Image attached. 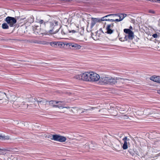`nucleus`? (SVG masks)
I'll return each mask as SVG.
<instances>
[{
    "mask_svg": "<svg viewBox=\"0 0 160 160\" xmlns=\"http://www.w3.org/2000/svg\"><path fill=\"white\" fill-rule=\"evenodd\" d=\"M120 108L112 103L107 104L99 110L98 114L105 117H116L118 115Z\"/></svg>",
    "mask_w": 160,
    "mask_h": 160,
    "instance_id": "nucleus-1",
    "label": "nucleus"
},
{
    "mask_svg": "<svg viewBox=\"0 0 160 160\" xmlns=\"http://www.w3.org/2000/svg\"><path fill=\"white\" fill-rule=\"evenodd\" d=\"M124 79L120 78L112 77L108 75H103L100 77L99 82L104 84L113 85L117 83H122Z\"/></svg>",
    "mask_w": 160,
    "mask_h": 160,
    "instance_id": "nucleus-2",
    "label": "nucleus"
},
{
    "mask_svg": "<svg viewBox=\"0 0 160 160\" xmlns=\"http://www.w3.org/2000/svg\"><path fill=\"white\" fill-rule=\"evenodd\" d=\"M49 104L53 108L62 113L67 112V110L70 108L68 106L66 105L64 102L61 101L51 100L49 102Z\"/></svg>",
    "mask_w": 160,
    "mask_h": 160,
    "instance_id": "nucleus-3",
    "label": "nucleus"
},
{
    "mask_svg": "<svg viewBox=\"0 0 160 160\" xmlns=\"http://www.w3.org/2000/svg\"><path fill=\"white\" fill-rule=\"evenodd\" d=\"M12 151L11 148H0V152L1 153L2 159L3 160H17V157L10 152Z\"/></svg>",
    "mask_w": 160,
    "mask_h": 160,
    "instance_id": "nucleus-4",
    "label": "nucleus"
},
{
    "mask_svg": "<svg viewBox=\"0 0 160 160\" xmlns=\"http://www.w3.org/2000/svg\"><path fill=\"white\" fill-rule=\"evenodd\" d=\"M36 98L32 97L30 95H27L18 98V103L25 105L27 103H34L36 101Z\"/></svg>",
    "mask_w": 160,
    "mask_h": 160,
    "instance_id": "nucleus-5",
    "label": "nucleus"
},
{
    "mask_svg": "<svg viewBox=\"0 0 160 160\" xmlns=\"http://www.w3.org/2000/svg\"><path fill=\"white\" fill-rule=\"evenodd\" d=\"M91 71L86 72L80 74L75 75L74 78L76 79L86 82H90Z\"/></svg>",
    "mask_w": 160,
    "mask_h": 160,
    "instance_id": "nucleus-6",
    "label": "nucleus"
},
{
    "mask_svg": "<svg viewBox=\"0 0 160 160\" xmlns=\"http://www.w3.org/2000/svg\"><path fill=\"white\" fill-rule=\"evenodd\" d=\"M90 82H97L99 81L100 76L99 74L93 72H91Z\"/></svg>",
    "mask_w": 160,
    "mask_h": 160,
    "instance_id": "nucleus-7",
    "label": "nucleus"
},
{
    "mask_svg": "<svg viewBox=\"0 0 160 160\" xmlns=\"http://www.w3.org/2000/svg\"><path fill=\"white\" fill-rule=\"evenodd\" d=\"M67 140L66 138L59 134H55L54 141L61 142H65Z\"/></svg>",
    "mask_w": 160,
    "mask_h": 160,
    "instance_id": "nucleus-8",
    "label": "nucleus"
},
{
    "mask_svg": "<svg viewBox=\"0 0 160 160\" xmlns=\"http://www.w3.org/2000/svg\"><path fill=\"white\" fill-rule=\"evenodd\" d=\"M5 21L10 27H12L13 25L17 22L16 19L14 18L8 17L6 18Z\"/></svg>",
    "mask_w": 160,
    "mask_h": 160,
    "instance_id": "nucleus-9",
    "label": "nucleus"
},
{
    "mask_svg": "<svg viewBox=\"0 0 160 160\" xmlns=\"http://www.w3.org/2000/svg\"><path fill=\"white\" fill-rule=\"evenodd\" d=\"M106 31L105 33L110 34H112L114 31L113 24L107 25L106 27Z\"/></svg>",
    "mask_w": 160,
    "mask_h": 160,
    "instance_id": "nucleus-10",
    "label": "nucleus"
},
{
    "mask_svg": "<svg viewBox=\"0 0 160 160\" xmlns=\"http://www.w3.org/2000/svg\"><path fill=\"white\" fill-rule=\"evenodd\" d=\"M7 97L4 98V102L5 101V99L6 98H7L8 100L11 102H16L17 103L18 102V97H17L15 95L13 94H10L8 96L7 95Z\"/></svg>",
    "mask_w": 160,
    "mask_h": 160,
    "instance_id": "nucleus-11",
    "label": "nucleus"
},
{
    "mask_svg": "<svg viewBox=\"0 0 160 160\" xmlns=\"http://www.w3.org/2000/svg\"><path fill=\"white\" fill-rule=\"evenodd\" d=\"M71 110L74 113H81L85 112L87 110L81 108L73 107L71 108Z\"/></svg>",
    "mask_w": 160,
    "mask_h": 160,
    "instance_id": "nucleus-12",
    "label": "nucleus"
},
{
    "mask_svg": "<svg viewBox=\"0 0 160 160\" xmlns=\"http://www.w3.org/2000/svg\"><path fill=\"white\" fill-rule=\"evenodd\" d=\"M144 113L145 115H150L154 114L151 116V117L156 118L158 116V113H156L155 112L149 109H146L144 110Z\"/></svg>",
    "mask_w": 160,
    "mask_h": 160,
    "instance_id": "nucleus-13",
    "label": "nucleus"
},
{
    "mask_svg": "<svg viewBox=\"0 0 160 160\" xmlns=\"http://www.w3.org/2000/svg\"><path fill=\"white\" fill-rule=\"evenodd\" d=\"M124 32L125 33V36L123 40L122 38H120V40L122 41H127L129 39L130 37V29H124Z\"/></svg>",
    "mask_w": 160,
    "mask_h": 160,
    "instance_id": "nucleus-14",
    "label": "nucleus"
},
{
    "mask_svg": "<svg viewBox=\"0 0 160 160\" xmlns=\"http://www.w3.org/2000/svg\"><path fill=\"white\" fill-rule=\"evenodd\" d=\"M137 16L136 14H133V15L131 14V22L133 23L134 25L136 24H139L140 22L137 21L138 19H139V18H137L136 19V22L135 21V19Z\"/></svg>",
    "mask_w": 160,
    "mask_h": 160,
    "instance_id": "nucleus-15",
    "label": "nucleus"
},
{
    "mask_svg": "<svg viewBox=\"0 0 160 160\" xmlns=\"http://www.w3.org/2000/svg\"><path fill=\"white\" fill-rule=\"evenodd\" d=\"M124 141V143L122 145V148L124 149H126L128 148V145H129V139H128L127 137H124L123 139Z\"/></svg>",
    "mask_w": 160,
    "mask_h": 160,
    "instance_id": "nucleus-16",
    "label": "nucleus"
},
{
    "mask_svg": "<svg viewBox=\"0 0 160 160\" xmlns=\"http://www.w3.org/2000/svg\"><path fill=\"white\" fill-rule=\"evenodd\" d=\"M81 21H83V19H78L76 20L74 22V23L77 28L79 26L81 27L83 25V22H81Z\"/></svg>",
    "mask_w": 160,
    "mask_h": 160,
    "instance_id": "nucleus-17",
    "label": "nucleus"
},
{
    "mask_svg": "<svg viewBox=\"0 0 160 160\" xmlns=\"http://www.w3.org/2000/svg\"><path fill=\"white\" fill-rule=\"evenodd\" d=\"M68 45L69 46H71L72 48H74L75 49H79L81 48L82 46L76 43H68L66 45Z\"/></svg>",
    "mask_w": 160,
    "mask_h": 160,
    "instance_id": "nucleus-18",
    "label": "nucleus"
},
{
    "mask_svg": "<svg viewBox=\"0 0 160 160\" xmlns=\"http://www.w3.org/2000/svg\"><path fill=\"white\" fill-rule=\"evenodd\" d=\"M99 18H92V22L90 24V27L91 28H92L93 26L97 22H100Z\"/></svg>",
    "mask_w": 160,
    "mask_h": 160,
    "instance_id": "nucleus-19",
    "label": "nucleus"
},
{
    "mask_svg": "<svg viewBox=\"0 0 160 160\" xmlns=\"http://www.w3.org/2000/svg\"><path fill=\"white\" fill-rule=\"evenodd\" d=\"M6 97V94L5 92L0 91V103H3L4 98Z\"/></svg>",
    "mask_w": 160,
    "mask_h": 160,
    "instance_id": "nucleus-20",
    "label": "nucleus"
},
{
    "mask_svg": "<svg viewBox=\"0 0 160 160\" xmlns=\"http://www.w3.org/2000/svg\"><path fill=\"white\" fill-rule=\"evenodd\" d=\"M150 79L154 82L160 83V76H157L155 77V76H152L150 78Z\"/></svg>",
    "mask_w": 160,
    "mask_h": 160,
    "instance_id": "nucleus-21",
    "label": "nucleus"
},
{
    "mask_svg": "<svg viewBox=\"0 0 160 160\" xmlns=\"http://www.w3.org/2000/svg\"><path fill=\"white\" fill-rule=\"evenodd\" d=\"M126 16L125 14H121L117 16L119 18H117L115 20L111 19L112 22H119L122 20Z\"/></svg>",
    "mask_w": 160,
    "mask_h": 160,
    "instance_id": "nucleus-22",
    "label": "nucleus"
},
{
    "mask_svg": "<svg viewBox=\"0 0 160 160\" xmlns=\"http://www.w3.org/2000/svg\"><path fill=\"white\" fill-rule=\"evenodd\" d=\"M71 32L74 33L76 32V31L74 30H72V31L68 30L67 28H64L62 32V33L64 35L68 34V32L70 33Z\"/></svg>",
    "mask_w": 160,
    "mask_h": 160,
    "instance_id": "nucleus-23",
    "label": "nucleus"
},
{
    "mask_svg": "<svg viewBox=\"0 0 160 160\" xmlns=\"http://www.w3.org/2000/svg\"><path fill=\"white\" fill-rule=\"evenodd\" d=\"M36 98L37 100L35 101V102H37L38 103V105L39 107L41 106L42 104L45 105V102L44 100L42 99L40 100H38L37 98Z\"/></svg>",
    "mask_w": 160,
    "mask_h": 160,
    "instance_id": "nucleus-24",
    "label": "nucleus"
},
{
    "mask_svg": "<svg viewBox=\"0 0 160 160\" xmlns=\"http://www.w3.org/2000/svg\"><path fill=\"white\" fill-rule=\"evenodd\" d=\"M55 134H48L46 136V137L49 138L51 140H54L55 137Z\"/></svg>",
    "mask_w": 160,
    "mask_h": 160,
    "instance_id": "nucleus-25",
    "label": "nucleus"
},
{
    "mask_svg": "<svg viewBox=\"0 0 160 160\" xmlns=\"http://www.w3.org/2000/svg\"><path fill=\"white\" fill-rule=\"evenodd\" d=\"M36 43L43 45H47L49 44L48 42L45 41H38L36 42Z\"/></svg>",
    "mask_w": 160,
    "mask_h": 160,
    "instance_id": "nucleus-26",
    "label": "nucleus"
},
{
    "mask_svg": "<svg viewBox=\"0 0 160 160\" xmlns=\"http://www.w3.org/2000/svg\"><path fill=\"white\" fill-rule=\"evenodd\" d=\"M111 14L108 15H106L104 17H103L102 18H99V20H100V22L102 21H112L111 19H107L106 18L108 17V16L112 15Z\"/></svg>",
    "mask_w": 160,
    "mask_h": 160,
    "instance_id": "nucleus-27",
    "label": "nucleus"
},
{
    "mask_svg": "<svg viewBox=\"0 0 160 160\" xmlns=\"http://www.w3.org/2000/svg\"><path fill=\"white\" fill-rule=\"evenodd\" d=\"M10 139V137L8 136H5L0 134V140H8Z\"/></svg>",
    "mask_w": 160,
    "mask_h": 160,
    "instance_id": "nucleus-28",
    "label": "nucleus"
},
{
    "mask_svg": "<svg viewBox=\"0 0 160 160\" xmlns=\"http://www.w3.org/2000/svg\"><path fill=\"white\" fill-rule=\"evenodd\" d=\"M56 28H53L52 29L50 30H49V33L52 34H53L58 32V28L56 29Z\"/></svg>",
    "mask_w": 160,
    "mask_h": 160,
    "instance_id": "nucleus-29",
    "label": "nucleus"
},
{
    "mask_svg": "<svg viewBox=\"0 0 160 160\" xmlns=\"http://www.w3.org/2000/svg\"><path fill=\"white\" fill-rule=\"evenodd\" d=\"M41 29L40 26H36L35 27L34 31L38 33L41 32Z\"/></svg>",
    "mask_w": 160,
    "mask_h": 160,
    "instance_id": "nucleus-30",
    "label": "nucleus"
},
{
    "mask_svg": "<svg viewBox=\"0 0 160 160\" xmlns=\"http://www.w3.org/2000/svg\"><path fill=\"white\" fill-rule=\"evenodd\" d=\"M135 112L140 116L144 114V111H142L138 110L137 111H135Z\"/></svg>",
    "mask_w": 160,
    "mask_h": 160,
    "instance_id": "nucleus-31",
    "label": "nucleus"
},
{
    "mask_svg": "<svg viewBox=\"0 0 160 160\" xmlns=\"http://www.w3.org/2000/svg\"><path fill=\"white\" fill-rule=\"evenodd\" d=\"M2 28L4 29H7L9 28V27L6 23H3L2 25Z\"/></svg>",
    "mask_w": 160,
    "mask_h": 160,
    "instance_id": "nucleus-32",
    "label": "nucleus"
},
{
    "mask_svg": "<svg viewBox=\"0 0 160 160\" xmlns=\"http://www.w3.org/2000/svg\"><path fill=\"white\" fill-rule=\"evenodd\" d=\"M50 25L52 26H56L58 25V22L54 21L52 22H50Z\"/></svg>",
    "mask_w": 160,
    "mask_h": 160,
    "instance_id": "nucleus-33",
    "label": "nucleus"
},
{
    "mask_svg": "<svg viewBox=\"0 0 160 160\" xmlns=\"http://www.w3.org/2000/svg\"><path fill=\"white\" fill-rule=\"evenodd\" d=\"M50 44L52 47H55L57 45V43L55 42H52L50 43Z\"/></svg>",
    "mask_w": 160,
    "mask_h": 160,
    "instance_id": "nucleus-34",
    "label": "nucleus"
},
{
    "mask_svg": "<svg viewBox=\"0 0 160 160\" xmlns=\"http://www.w3.org/2000/svg\"><path fill=\"white\" fill-rule=\"evenodd\" d=\"M152 37L154 38H157L159 37V35L157 33H155L152 35Z\"/></svg>",
    "mask_w": 160,
    "mask_h": 160,
    "instance_id": "nucleus-35",
    "label": "nucleus"
},
{
    "mask_svg": "<svg viewBox=\"0 0 160 160\" xmlns=\"http://www.w3.org/2000/svg\"><path fill=\"white\" fill-rule=\"evenodd\" d=\"M122 118L123 119H126L129 118V116L127 115H124L123 116Z\"/></svg>",
    "mask_w": 160,
    "mask_h": 160,
    "instance_id": "nucleus-36",
    "label": "nucleus"
},
{
    "mask_svg": "<svg viewBox=\"0 0 160 160\" xmlns=\"http://www.w3.org/2000/svg\"><path fill=\"white\" fill-rule=\"evenodd\" d=\"M134 36L133 32L131 30V39H132L133 38Z\"/></svg>",
    "mask_w": 160,
    "mask_h": 160,
    "instance_id": "nucleus-37",
    "label": "nucleus"
},
{
    "mask_svg": "<svg viewBox=\"0 0 160 160\" xmlns=\"http://www.w3.org/2000/svg\"><path fill=\"white\" fill-rule=\"evenodd\" d=\"M132 112H133V114L134 115V116L135 115V114H134V113H135V111H136V110L135 109H134V108H132Z\"/></svg>",
    "mask_w": 160,
    "mask_h": 160,
    "instance_id": "nucleus-38",
    "label": "nucleus"
},
{
    "mask_svg": "<svg viewBox=\"0 0 160 160\" xmlns=\"http://www.w3.org/2000/svg\"><path fill=\"white\" fill-rule=\"evenodd\" d=\"M106 144L108 146H111L112 145V143L109 142H107Z\"/></svg>",
    "mask_w": 160,
    "mask_h": 160,
    "instance_id": "nucleus-39",
    "label": "nucleus"
},
{
    "mask_svg": "<svg viewBox=\"0 0 160 160\" xmlns=\"http://www.w3.org/2000/svg\"><path fill=\"white\" fill-rule=\"evenodd\" d=\"M43 21L42 20H40L39 21V23L40 24L42 23L43 22Z\"/></svg>",
    "mask_w": 160,
    "mask_h": 160,
    "instance_id": "nucleus-40",
    "label": "nucleus"
},
{
    "mask_svg": "<svg viewBox=\"0 0 160 160\" xmlns=\"http://www.w3.org/2000/svg\"><path fill=\"white\" fill-rule=\"evenodd\" d=\"M63 44H64L62 43H59L58 44V45L59 46V45H61V46H62ZM66 45L67 44H64V45Z\"/></svg>",
    "mask_w": 160,
    "mask_h": 160,
    "instance_id": "nucleus-41",
    "label": "nucleus"
},
{
    "mask_svg": "<svg viewBox=\"0 0 160 160\" xmlns=\"http://www.w3.org/2000/svg\"><path fill=\"white\" fill-rule=\"evenodd\" d=\"M30 18H31V20L30 21L31 22H33V19H32V18L31 17Z\"/></svg>",
    "mask_w": 160,
    "mask_h": 160,
    "instance_id": "nucleus-42",
    "label": "nucleus"
},
{
    "mask_svg": "<svg viewBox=\"0 0 160 160\" xmlns=\"http://www.w3.org/2000/svg\"><path fill=\"white\" fill-rule=\"evenodd\" d=\"M158 93L160 94V90L158 91Z\"/></svg>",
    "mask_w": 160,
    "mask_h": 160,
    "instance_id": "nucleus-43",
    "label": "nucleus"
},
{
    "mask_svg": "<svg viewBox=\"0 0 160 160\" xmlns=\"http://www.w3.org/2000/svg\"><path fill=\"white\" fill-rule=\"evenodd\" d=\"M95 108H92V109H94Z\"/></svg>",
    "mask_w": 160,
    "mask_h": 160,
    "instance_id": "nucleus-44",
    "label": "nucleus"
},
{
    "mask_svg": "<svg viewBox=\"0 0 160 160\" xmlns=\"http://www.w3.org/2000/svg\"><path fill=\"white\" fill-rule=\"evenodd\" d=\"M132 29V27L131 26V30Z\"/></svg>",
    "mask_w": 160,
    "mask_h": 160,
    "instance_id": "nucleus-45",
    "label": "nucleus"
},
{
    "mask_svg": "<svg viewBox=\"0 0 160 160\" xmlns=\"http://www.w3.org/2000/svg\"><path fill=\"white\" fill-rule=\"evenodd\" d=\"M131 73H132V74H133L134 73L131 72Z\"/></svg>",
    "mask_w": 160,
    "mask_h": 160,
    "instance_id": "nucleus-46",
    "label": "nucleus"
},
{
    "mask_svg": "<svg viewBox=\"0 0 160 160\" xmlns=\"http://www.w3.org/2000/svg\"><path fill=\"white\" fill-rule=\"evenodd\" d=\"M132 140L134 141V139H133V138H132Z\"/></svg>",
    "mask_w": 160,
    "mask_h": 160,
    "instance_id": "nucleus-47",
    "label": "nucleus"
},
{
    "mask_svg": "<svg viewBox=\"0 0 160 160\" xmlns=\"http://www.w3.org/2000/svg\"><path fill=\"white\" fill-rule=\"evenodd\" d=\"M131 117H133V116H131Z\"/></svg>",
    "mask_w": 160,
    "mask_h": 160,
    "instance_id": "nucleus-48",
    "label": "nucleus"
}]
</instances>
